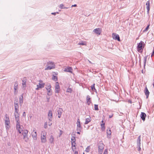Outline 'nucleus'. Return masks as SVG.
Returning <instances> with one entry per match:
<instances>
[{
  "label": "nucleus",
  "mask_w": 154,
  "mask_h": 154,
  "mask_svg": "<svg viewBox=\"0 0 154 154\" xmlns=\"http://www.w3.org/2000/svg\"><path fill=\"white\" fill-rule=\"evenodd\" d=\"M47 67L45 68V70H50L55 68V64L54 63L51 61H49L47 62Z\"/></svg>",
  "instance_id": "obj_1"
},
{
  "label": "nucleus",
  "mask_w": 154,
  "mask_h": 154,
  "mask_svg": "<svg viewBox=\"0 0 154 154\" xmlns=\"http://www.w3.org/2000/svg\"><path fill=\"white\" fill-rule=\"evenodd\" d=\"M104 146V145L101 142L98 144V152L100 154H102Z\"/></svg>",
  "instance_id": "obj_2"
},
{
  "label": "nucleus",
  "mask_w": 154,
  "mask_h": 154,
  "mask_svg": "<svg viewBox=\"0 0 154 154\" xmlns=\"http://www.w3.org/2000/svg\"><path fill=\"white\" fill-rule=\"evenodd\" d=\"M46 133L45 131H42L41 134V140L42 142L45 143L47 141Z\"/></svg>",
  "instance_id": "obj_3"
},
{
  "label": "nucleus",
  "mask_w": 154,
  "mask_h": 154,
  "mask_svg": "<svg viewBox=\"0 0 154 154\" xmlns=\"http://www.w3.org/2000/svg\"><path fill=\"white\" fill-rule=\"evenodd\" d=\"M4 120L5 121V123L6 125V129H8L9 128L8 126L10 123V122L9 118L6 114H5Z\"/></svg>",
  "instance_id": "obj_4"
},
{
  "label": "nucleus",
  "mask_w": 154,
  "mask_h": 154,
  "mask_svg": "<svg viewBox=\"0 0 154 154\" xmlns=\"http://www.w3.org/2000/svg\"><path fill=\"white\" fill-rule=\"evenodd\" d=\"M28 131L27 130H24L23 131L22 134L23 136V139L26 142H28L29 138L28 136Z\"/></svg>",
  "instance_id": "obj_5"
},
{
  "label": "nucleus",
  "mask_w": 154,
  "mask_h": 154,
  "mask_svg": "<svg viewBox=\"0 0 154 154\" xmlns=\"http://www.w3.org/2000/svg\"><path fill=\"white\" fill-rule=\"evenodd\" d=\"M143 42L141 41L140 43L138 44L137 48L138 51L139 52L141 50L143 49Z\"/></svg>",
  "instance_id": "obj_6"
},
{
  "label": "nucleus",
  "mask_w": 154,
  "mask_h": 154,
  "mask_svg": "<svg viewBox=\"0 0 154 154\" xmlns=\"http://www.w3.org/2000/svg\"><path fill=\"white\" fill-rule=\"evenodd\" d=\"M60 88L59 84L58 82H56L55 84V91L56 93H59L60 91Z\"/></svg>",
  "instance_id": "obj_7"
},
{
  "label": "nucleus",
  "mask_w": 154,
  "mask_h": 154,
  "mask_svg": "<svg viewBox=\"0 0 154 154\" xmlns=\"http://www.w3.org/2000/svg\"><path fill=\"white\" fill-rule=\"evenodd\" d=\"M140 138L141 136L140 135L138 137L137 140V144L138 146L139 147L138 149V151H140L141 150L140 146Z\"/></svg>",
  "instance_id": "obj_8"
},
{
  "label": "nucleus",
  "mask_w": 154,
  "mask_h": 154,
  "mask_svg": "<svg viewBox=\"0 0 154 154\" xmlns=\"http://www.w3.org/2000/svg\"><path fill=\"white\" fill-rule=\"evenodd\" d=\"M112 36L113 39L117 40L119 41H120V37L119 35L114 33L112 34Z\"/></svg>",
  "instance_id": "obj_9"
},
{
  "label": "nucleus",
  "mask_w": 154,
  "mask_h": 154,
  "mask_svg": "<svg viewBox=\"0 0 154 154\" xmlns=\"http://www.w3.org/2000/svg\"><path fill=\"white\" fill-rule=\"evenodd\" d=\"M102 30L100 28H97L94 29L93 31L95 33L98 35H100L101 32Z\"/></svg>",
  "instance_id": "obj_10"
},
{
  "label": "nucleus",
  "mask_w": 154,
  "mask_h": 154,
  "mask_svg": "<svg viewBox=\"0 0 154 154\" xmlns=\"http://www.w3.org/2000/svg\"><path fill=\"white\" fill-rule=\"evenodd\" d=\"M48 118L49 120L51 122L52 121V113L51 110H49L48 114Z\"/></svg>",
  "instance_id": "obj_11"
},
{
  "label": "nucleus",
  "mask_w": 154,
  "mask_h": 154,
  "mask_svg": "<svg viewBox=\"0 0 154 154\" xmlns=\"http://www.w3.org/2000/svg\"><path fill=\"white\" fill-rule=\"evenodd\" d=\"M45 85V84L44 83H39L38 85H37V87L36 88V90H39V88H41L44 87Z\"/></svg>",
  "instance_id": "obj_12"
},
{
  "label": "nucleus",
  "mask_w": 154,
  "mask_h": 154,
  "mask_svg": "<svg viewBox=\"0 0 154 154\" xmlns=\"http://www.w3.org/2000/svg\"><path fill=\"white\" fill-rule=\"evenodd\" d=\"M72 69L71 67H68L64 69V71L72 73Z\"/></svg>",
  "instance_id": "obj_13"
},
{
  "label": "nucleus",
  "mask_w": 154,
  "mask_h": 154,
  "mask_svg": "<svg viewBox=\"0 0 154 154\" xmlns=\"http://www.w3.org/2000/svg\"><path fill=\"white\" fill-rule=\"evenodd\" d=\"M144 92L145 95L146 96V98H148L149 95V92L146 87L145 88V90L144 91Z\"/></svg>",
  "instance_id": "obj_14"
},
{
  "label": "nucleus",
  "mask_w": 154,
  "mask_h": 154,
  "mask_svg": "<svg viewBox=\"0 0 154 154\" xmlns=\"http://www.w3.org/2000/svg\"><path fill=\"white\" fill-rule=\"evenodd\" d=\"M146 8L147 10V13L149 14L150 10V2L149 1H147L146 2Z\"/></svg>",
  "instance_id": "obj_15"
},
{
  "label": "nucleus",
  "mask_w": 154,
  "mask_h": 154,
  "mask_svg": "<svg viewBox=\"0 0 154 154\" xmlns=\"http://www.w3.org/2000/svg\"><path fill=\"white\" fill-rule=\"evenodd\" d=\"M18 84L17 82H15L14 86V93L15 94H16V90L17 89Z\"/></svg>",
  "instance_id": "obj_16"
},
{
  "label": "nucleus",
  "mask_w": 154,
  "mask_h": 154,
  "mask_svg": "<svg viewBox=\"0 0 154 154\" xmlns=\"http://www.w3.org/2000/svg\"><path fill=\"white\" fill-rule=\"evenodd\" d=\"M140 117L142 119L143 121H144L145 120V118L146 117V115L145 113L142 112L140 115Z\"/></svg>",
  "instance_id": "obj_17"
},
{
  "label": "nucleus",
  "mask_w": 154,
  "mask_h": 154,
  "mask_svg": "<svg viewBox=\"0 0 154 154\" xmlns=\"http://www.w3.org/2000/svg\"><path fill=\"white\" fill-rule=\"evenodd\" d=\"M32 136L33 139L35 140H36L37 139V133L36 131L33 132L32 133Z\"/></svg>",
  "instance_id": "obj_18"
},
{
  "label": "nucleus",
  "mask_w": 154,
  "mask_h": 154,
  "mask_svg": "<svg viewBox=\"0 0 154 154\" xmlns=\"http://www.w3.org/2000/svg\"><path fill=\"white\" fill-rule=\"evenodd\" d=\"M54 137L52 135H51L50 136V137L49 139V143H54Z\"/></svg>",
  "instance_id": "obj_19"
},
{
  "label": "nucleus",
  "mask_w": 154,
  "mask_h": 154,
  "mask_svg": "<svg viewBox=\"0 0 154 154\" xmlns=\"http://www.w3.org/2000/svg\"><path fill=\"white\" fill-rule=\"evenodd\" d=\"M90 100L91 98L90 96L89 95H88L86 97V101L88 105H89L91 103Z\"/></svg>",
  "instance_id": "obj_20"
},
{
  "label": "nucleus",
  "mask_w": 154,
  "mask_h": 154,
  "mask_svg": "<svg viewBox=\"0 0 154 154\" xmlns=\"http://www.w3.org/2000/svg\"><path fill=\"white\" fill-rule=\"evenodd\" d=\"M23 94L19 98V103L20 106H21L23 103Z\"/></svg>",
  "instance_id": "obj_21"
},
{
  "label": "nucleus",
  "mask_w": 154,
  "mask_h": 154,
  "mask_svg": "<svg viewBox=\"0 0 154 154\" xmlns=\"http://www.w3.org/2000/svg\"><path fill=\"white\" fill-rule=\"evenodd\" d=\"M14 108H15V112H17V111H19V105L18 104H14Z\"/></svg>",
  "instance_id": "obj_22"
},
{
  "label": "nucleus",
  "mask_w": 154,
  "mask_h": 154,
  "mask_svg": "<svg viewBox=\"0 0 154 154\" xmlns=\"http://www.w3.org/2000/svg\"><path fill=\"white\" fill-rule=\"evenodd\" d=\"M71 144H72V149L73 150V151H74L76 149L75 147L74 148H73V147H75L76 146V143L75 142H71Z\"/></svg>",
  "instance_id": "obj_23"
},
{
  "label": "nucleus",
  "mask_w": 154,
  "mask_h": 154,
  "mask_svg": "<svg viewBox=\"0 0 154 154\" xmlns=\"http://www.w3.org/2000/svg\"><path fill=\"white\" fill-rule=\"evenodd\" d=\"M78 45H86V42L81 41L78 44Z\"/></svg>",
  "instance_id": "obj_24"
},
{
  "label": "nucleus",
  "mask_w": 154,
  "mask_h": 154,
  "mask_svg": "<svg viewBox=\"0 0 154 154\" xmlns=\"http://www.w3.org/2000/svg\"><path fill=\"white\" fill-rule=\"evenodd\" d=\"M60 8L61 9H68L69 8L68 7H66L64 6V5L63 4H61L60 5Z\"/></svg>",
  "instance_id": "obj_25"
},
{
  "label": "nucleus",
  "mask_w": 154,
  "mask_h": 154,
  "mask_svg": "<svg viewBox=\"0 0 154 154\" xmlns=\"http://www.w3.org/2000/svg\"><path fill=\"white\" fill-rule=\"evenodd\" d=\"M106 133L108 137H109V135H110L111 134V132L110 129L107 130L106 131Z\"/></svg>",
  "instance_id": "obj_26"
},
{
  "label": "nucleus",
  "mask_w": 154,
  "mask_h": 154,
  "mask_svg": "<svg viewBox=\"0 0 154 154\" xmlns=\"http://www.w3.org/2000/svg\"><path fill=\"white\" fill-rule=\"evenodd\" d=\"M48 92V95H51L52 94V91L51 89H48L47 90Z\"/></svg>",
  "instance_id": "obj_27"
},
{
  "label": "nucleus",
  "mask_w": 154,
  "mask_h": 154,
  "mask_svg": "<svg viewBox=\"0 0 154 154\" xmlns=\"http://www.w3.org/2000/svg\"><path fill=\"white\" fill-rule=\"evenodd\" d=\"M20 121L16 122V129H18V128H20Z\"/></svg>",
  "instance_id": "obj_28"
},
{
  "label": "nucleus",
  "mask_w": 154,
  "mask_h": 154,
  "mask_svg": "<svg viewBox=\"0 0 154 154\" xmlns=\"http://www.w3.org/2000/svg\"><path fill=\"white\" fill-rule=\"evenodd\" d=\"M77 127H81V126L80 121L79 119H77Z\"/></svg>",
  "instance_id": "obj_29"
},
{
  "label": "nucleus",
  "mask_w": 154,
  "mask_h": 154,
  "mask_svg": "<svg viewBox=\"0 0 154 154\" xmlns=\"http://www.w3.org/2000/svg\"><path fill=\"white\" fill-rule=\"evenodd\" d=\"M18 111H17V112H14V116L15 118H19V114L18 113Z\"/></svg>",
  "instance_id": "obj_30"
},
{
  "label": "nucleus",
  "mask_w": 154,
  "mask_h": 154,
  "mask_svg": "<svg viewBox=\"0 0 154 154\" xmlns=\"http://www.w3.org/2000/svg\"><path fill=\"white\" fill-rule=\"evenodd\" d=\"M17 129L18 131L20 133H22V132L23 131L21 128V126H20V128H18V129Z\"/></svg>",
  "instance_id": "obj_31"
},
{
  "label": "nucleus",
  "mask_w": 154,
  "mask_h": 154,
  "mask_svg": "<svg viewBox=\"0 0 154 154\" xmlns=\"http://www.w3.org/2000/svg\"><path fill=\"white\" fill-rule=\"evenodd\" d=\"M52 79L55 81H57V76L53 75L52 77Z\"/></svg>",
  "instance_id": "obj_32"
},
{
  "label": "nucleus",
  "mask_w": 154,
  "mask_h": 154,
  "mask_svg": "<svg viewBox=\"0 0 154 154\" xmlns=\"http://www.w3.org/2000/svg\"><path fill=\"white\" fill-rule=\"evenodd\" d=\"M63 110L61 108H59V109L57 111L58 114H62Z\"/></svg>",
  "instance_id": "obj_33"
},
{
  "label": "nucleus",
  "mask_w": 154,
  "mask_h": 154,
  "mask_svg": "<svg viewBox=\"0 0 154 154\" xmlns=\"http://www.w3.org/2000/svg\"><path fill=\"white\" fill-rule=\"evenodd\" d=\"M72 89L71 88H68L67 89V90H66V92H67L70 93H71L72 92Z\"/></svg>",
  "instance_id": "obj_34"
},
{
  "label": "nucleus",
  "mask_w": 154,
  "mask_h": 154,
  "mask_svg": "<svg viewBox=\"0 0 154 154\" xmlns=\"http://www.w3.org/2000/svg\"><path fill=\"white\" fill-rule=\"evenodd\" d=\"M51 85L50 84H48V85H46V90H48V89H51Z\"/></svg>",
  "instance_id": "obj_35"
},
{
  "label": "nucleus",
  "mask_w": 154,
  "mask_h": 154,
  "mask_svg": "<svg viewBox=\"0 0 154 154\" xmlns=\"http://www.w3.org/2000/svg\"><path fill=\"white\" fill-rule=\"evenodd\" d=\"M94 85H95V84H93V85H92V86H91V89L93 91H96V90L95 88Z\"/></svg>",
  "instance_id": "obj_36"
},
{
  "label": "nucleus",
  "mask_w": 154,
  "mask_h": 154,
  "mask_svg": "<svg viewBox=\"0 0 154 154\" xmlns=\"http://www.w3.org/2000/svg\"><path fill=\"white\" fill-rule=\"evenodd\" d=\"M23 83H22V85L23 86V87H24L26 86V81L24 80H22Z\"/></svg>",
  "instance_id": "obj_37"
},
{
  "label": "nucleus",
  "mask_w": 154,
  "mask_h": 154,
  "mask_svg": "<svg viewBox=\"0 0 154 154\" xmlns=\"http://www.w3.org/2000/svg\"><path fill=\"white\" fill-rule=\"evenodd\" d=\"M91 121L90 119H86L85 120V124H88L89 122Z\"/></svg>",
  "instance_id": "obj_38"
},
{
  "label": "nucleus",
  "mask_w": 154,
  "mask_h": 154,
  "mask_svg": "<svg viewBox=\"0 0 154 154\" xmlns=\"http://www.w3.org/2000/svg\"><path fill=\"white\" fill-rule=\"evenodd\" d=\"M71 142H75V136H72V137L71 139Z\"/></svg>",
  "instance_id": "obj_39"
},
{
  "label": "nucleus",
  "mask_w": 154,
  "mask_h": 154,
  "mask_svg": "<svg viewBox=\"0 0 154 154\" xmlns=\"http://www.w3.org/2000/svg\"><path fill=\"white\" fill-rule=\"evenodd\" d=\"M94 110H95L98 111L99 110V109L98 108V105L95 104L94 105Z\"/></svg>",
  "instance_id": "obj_40"
},
{
  "label": "nucleus",
  "mask_w": 154,
  "mask_h": 154,
  "mask_svg": "<svg viewBox=\"0 0 154 154\" xmlns=\"http://www.w3.org/2000/svg\"><path fill=\"white\" fill-rule=\"evenodd\" d=\"M82 129V127H77L76 130L79 131H81Z\"/></svg>",
  "instance_id": "obj_41"
},
{
  "label": "nucleus",
  "mask_w": 154,
  "mask_h": 154,
  "mask_svg": "<svg viewBox=\"0 0 154 154\" xmlns=\"http://www.w3.org/2000/svg\"><path fill=\"white\" fill-rule=\"evenodd\" d=\"M146 60H147V57H145L144 58V66H145L146 62Z\"/></svg>",
  "instance_id": "obj_42"
},
{
  "label": "nucleus",
  "mask_w": 154,
  "mask_h": 154,
  "mask_svg": "<svg viewBox=\"0 0 154 154\" xmlns=\"http://www.w3.org/2000/svg\"><path fill=\"white\" fill-rule=\"evenodd\" d=\"M19 102L18 101V100L17 99H16L14 101V104H18Z\"/></svg>",
  "instance_id": "obj_43"
},
{
  "label": "nucleus",
  "mask_w": 154,
  "mask_h": 154,
  "mask_svg": "<svg viewBox=\"0 0 154 154\" xmlns=\"http://www.w3.org/2000/svg\"><path fill=\"white\" fill-rule=\"evenodd\" d=\"M101 127H102V130H104L105 129V127H104V124H101Z\"/></svg>",
  "instance_id": "obj_44"
},
{
  "label": "nucleus",
  "mask_w": 154,
  "mask_h": 154,
  "mask_svg": "<svg viewBox=\"0 0 154 154\" xmlns=\"http://www.w3.org/2000/svg\"><path fill=\"white\" fill-rule=\"evenodd\" d=\"M48 127V124L47 122H45V123L44 125V128H46Z\"/></svg>",
  "instance_id": "obj_45"
},
{
  "label": "nucleus",
  "mask_w": 154,
  "mask_h": 154,
  "mask_svg": "<svg viewBox=\"0 0 154 154\" xmlns=\"http://www.w3.org/2000/svg\"><path fill=\"white\" fill-rule=\"evenodd\" d=\"M63 133V132L61 130H60V133H59V137H60L61 135Z\"/></svg>",
  "instance_id": "obj_46"
},
{
  "label": "nucleus",
  "mask_w": 154,
  "mask_h": 154,
  "mask_svg": "<svg viewBox=\"0 0 154 154\" xmlns=\"http://www.w3.org/2000/svg\"><path fill=\"white\" fill-rule=\"evenodd\" d=\"M149 24L146 27V29L144 30V31H147V30H148V29H149Z\"/></svg>",
  "instance_id": "obj_47"
},
{
  "label": "nucleus",
  "mask_w": 154,
  "mask_h": 154,
  "mask_svg": "<svg viewBox=\"0 0 154 154\" xmlns=\"http://www.w3.org/2000/svg\"><path fill=\"white\" fill-rule=\"evenodd\" d=\"M108 154V150L107 149H106L105 150L103 154Z\"/></svg>",
  "instance_id": "obj_48"
},
{
  "label": "nucleus",
  "mask_w": 154,
  "mask_h": 154,
  "mask_svg": "<svg viewBox=\"0 0 154 154\" xmlns=\"http://www.w3.org/2000/svg\"><path fill=\"white\" fill-rule=\"evenodd\" d=\"M89 146H88L86 149V150H85V151L87 152H89Z\"/></svg>",
  "instance_id": "obj_49"
},
{
  "label": "nucleus",
  "mask_w": 154,
  "mask_h": 154,
  "mask_svg": "<svg viewBox=\"0 0 154 154\" xmlns=\"http://www.w3.org/2000/svg\"><path fill=\"white\" fill-rule=\"evenodd\" d=\"M15 120L16 122L20 121L19 118H15Z\"/></svg>",
  "instance_id": "obj_50"
},
{
  "label": "nucleus",
  "mask_w": 154,
  "mask_h": 154,
  "mask_svg": "<svg viewBox=\"0 0 154 154\" xmlns=\"http://www.w3.org/2000/svg\"><path fill=\"white\" fill-rule=\"evenodd\" d=\"M77 5L76 4H75L74 5H72L71 6V7H77Z\"/></svg>",
  "instance_id": "obj_51"
},
{
  "label": "nucleus",
  "mask_w": 154,
  "mask_h": 154,
  "mask_svg": "<svg viewBox=\"0 0 154 154\" xmlns=\"http://www.w3.org/2000/svg\"><path fill=\"white\" fill-rule=\"evenodd\" d=\"M56 13H58V12H54V13H52L51 14L53 15H55L56 14Z\"/></svg>",
  "instance_id": "obj_52"
},
{
  "label": "nucleus",
  "mask_w": 154,
  "mask_h": 154,
  "mask_svg": "<svg viewBox=\"0 0 154 154\" xmlns=\"http://www.w3.org/2000/svg\"><path fill=\"white\" fill-rule=\"evenodd\" d=\"M26 115L25 112H24L23 113V116H25Z\"/></svg>",
  "instance_id": "obj_53"
},
{
  "label": "nucleus",
  "mask_w": 154,
  "mask_h": 154,
  "mask_svg": "<svg viewBox=\"0 0 154 154\" xmlns=\"http://www.w3.org/2000/svg\"><path fill=\"white\" fill-rule=\"evenodd\" d=\"M112 116L113 114H112V115H109V118H111L112 117Z\"/></svg>",
  "instance_id": "obj_54"
},
{
  "label": "nucleus",
  "mask_w": 154,
  "mask_h": 154,
  "mask_svg": "<svg viewBox=\"0 0 154 154\" xmlns=\"http://www.w3.org/2000/svg\"><path fill=\"white\" fill-rule=\"evenodd\" d=\"M74 154H78V152L76 151H75Z\"/></svg>",
  "instance_id": "obj_55"
},
{
  "label": "nucleus",
  "mask_w": 154,
  "mask_h": 154,
  "mask_svg": "<svg viewBox=\"0 0 154 154\" xmlns=\"http://www.w3.org/2000/svg\"><path fill=\"white\" fill-rule=\"evenodd\" d=\"M61 114H58V117L59 118H60L61 117Z\"/></svg>",
  "instance_id": "obj_56"
},
{
  "label": "nucleus",
  "mask_w": 154,
  "mask_h": 154,
  "mask_svg": "<svg viewBox=\"0 0 154 154\" xmlns=\"http://www.w3.org/2000/svg\"><path fill=\"white\" fill-rule=\"evenodd\" d=\"M51 125H52V123H49V124H48V125L49 126H51Z\"/></svg>",
  "instance_id": "obj_57"
},
{
  "label": "nucleus",
  "mask_w": 154,
  "mask_h": 154,
  "mask_svg": "<svg viewBox=\"0 0 154 154\" xmlns=\"http://www.w3.org/2000/svg\"><path fill=\"white\" fill-rule=\"evenodd\" d=\"M80 131H78L77 132V133L78 134H80Z\"/></svg>",
  "instance_id": "obj_58"
},
{
  "label": "nucleus",
  "mask_w": 154,
  "mask_h": 154,
  "mask_svg": "<svg viewBox=\"0 0 154 154\" xmlns=\"http://www.w3.org/2000/svg\"><path fill=\"white\" fill-rule=\"evenodd\" d=\"M88 60L90 63L91 64L92 63V62H91L89 60Z\"/></svg>",
  "instance_id": "obj_59"
},
{
  "label": "nucleus",
  "mask_w": 154,
  "mask_h": 154,
  "mask_svg": "<svg viewBox=\"0 0 154 154\" xmlns=\"http://www.w3.org/2000/svg\"><path fill=\"white\" fill-rule=\"evenodd\" d=\"M42 81L41 80H40L39 82H41Z\"/></svg>",
  "instance_id": "obj_60"
},
{
  "label": "nucleus",
  "mask_w": 154,
  "mask_h": 154,
  "mask_svg": "<svg viewBox=\"0 0 154 154\" xmlns=\"http://www.w3.org/2000/svg\"><path fill=\"white\" fill-rule=\"evenodd\" d=\"M102 122H103V121H102Z\"/></svg>",
  "instance_id": "obj_61"
}]
</instances>
